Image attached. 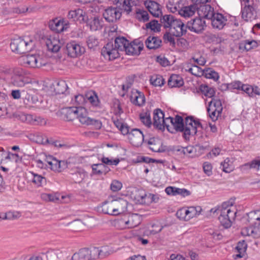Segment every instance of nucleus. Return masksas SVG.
<instances>
[{
  "label": "nucleus",
  "mask_w": 260,
  "mask_h": 260,
  "mask_svg": "<svg viewBox=\"0 0 260 260\" xmlns=\"http://www.w3.org/2000/svg\"><path fill=\"white\" fill-rule=\"evenodd\" d=\"M93 249L95 259L105 258L112 253L111 248L108 246H104L100 248L94 247Z\"/></svg>",
  "instance_id": "28"
},
{
  "label": "nucleus",
  "mask_w": 260,
  "mask_h": 260,
  "mask_svg": "<svg viewBox=\"0 0 260 260\" xmlns=\"http://www.w3.org/2000/svg\"><path fill=\"white\" fill-rule=\"evenodd\" d=\"M41 254L46 255L47 260H64L63 253L59 249H49Z\"/></svg>",
  "instance_id": "27"
},
{
  "label": "nucleus",
  "mask_w": 260,
  "mask_h": 260,
  "mask_svg": "<svg viewBox=\"0 0 260 260\" xmlns=\"http://www.w3.org/2000/svg\"><path fill=\"white\" fill-rule=\"evenodd\" d=\"M13 69L7 67L0 66V78L6 80L8 76L13 74Z\"/></svg>",
  "instance_id": "51"
},
{
  "label": "nucleus",
  "mask_w": 260,
  "mask_h": 260,
  "mask_svg": "<svg viewBox=\"0 0 260 260\" xmlns=\"http://www.w3.org/2000/svg\"><path fill=\"white\" fill-rule=\"evenodd\" d=\"M102 161V164L107 165H115L116 166L119 162V159H111L108 157H103L101 159Z\"/></svg>",
  "instance_id": "63"
},
{
  "label": "nucleus",
  "mask_w": 260,
  "mask_h": 260,
  "mask_svg": "<svg viewBox=\"0 0 260 260\" xmlns=\"http://www.w3.org/2000/svg\"><path fill=\"white\" fill-rule=\"evenodd\" d=\"M142 217L138 214H133L128 216L127 219H122L119 223L122 224L123 228H134L138 226L141 222Z\"/></svg>",
  "instance_id": "15"
},
{
  "label": "nucleus",
  "mask_w": 260,
  "mask_h": 260,
  "mask_svg": "<svg viewBox=\"0 0 260 260\" xmlns=\"http://www.w3.org/2000/svg\"><path fill=\"white\" fill-rule=\"evenodd\" d=\"M135 17L140 21L145 22L149 20L148 12L143 9H137L136 12Z\"/></svg>",
  "instance_id": "47"
},
{
  "label": "nucleus",
  "mask_w": 260,
  "mask_h": 260,
  "mask_svg": "<svg viewBox=\"0 0 260 260\" xmlns=\"http://www.w3.org/2000/svg\"><path fill=\"white\" fill-rule=\"evenodd\" d=\"M116 8L120 11H126L128 13L132 10L129 0H115Z\"/></svg>",
  "instance_id": "39"
},
{
  "label": "nucleus",
  "mask_w": 260,
  "mask_h": 260,
  "mask_svg": "<svg viewBox=\"0 0 260 260\" xmlns=\"http://www.w3.org/2000/svg\"><path fill=\"white\" fill-rule=\"evenodd\" d=\"M21 216V213L17 211H10L5 213V216L2 217L0 216V219L14 220L17 219Z\"/></svg>",
  "instance_id": "46"
},
{
  "label": "nucleus",
  "mask_w": 260,
  "mask_h": 260,
  "mask_svg": "<svg viewBox=\"0 0 260 260\" xmlns=\"http://www.w3.org/2000/svg\"><path fill=\"white\" fill-rule=\"evenodd\" d=\"M68 54L71 57H76L81 55L84 52V48L75 41L68 43L66 45Z\"/></svg>",
  "instance_id": "19"
},
{
  "label": "nucleus",
  "mask_w": 260,
  "mask_h": 260,
  "mask_svg": "<svg viewBox=\"0 0 260 260\" xmlns=\"http://www.w3.org/2000/svg\"><path fill=\"white\" fill-rule=\"evenodd\" d=\"M31 40L26 41L19 38L11 41L10 48L13 52L22 54L30 50L32 46Z\"/></svg>",
  "instance_id": "6"
},
{
  "label": "nucleus",
  "mask_w": 260,
  "mask_h": 260,
  "mask_svg": "<svg viewBox=\"0 0 260 260\" xmlns=\"http://www.w3.org/2000/svg\"><path fill=\"white\" fill-rule=\"evenodd\" d=\"M149 12L155 17H159L162 14L160 5L154 1H149L146 6Z\"/></svg>",
  "instance_id": "35"
},
{
  "label": "nucleus",
  "mask_w": 260,
  "mask_h": 260,
  "mask_svg": "<svg viewBox=\"0 0 260 260\" xmlns=\"http://www.w3.org/2000/svg\"><path fill=\"white\" fill-rule=\"evenodd\" d=\"M69 25V23L63 19H55L49 23L50 29L57 33L66 30Z\"/></svg>",
  "instance_id": "22"
},
{
  "label": "nucleus",
  "mask_w": 260,
  "mask_h": 260,
  "mask_svg": "<svg viewBox=\"0 0 260 260\" xmlns=\"http://www.w3.org/2000/svg\"><path fill=\"white\" fill-rule=\"evenodd\" d=\"M186 26L179 19H175L170 27L171 34L176 37H180L186 32Z\"/></svg>",
  "instance_id": "20"
},
{
  "label": "nucleus",
  "mask_w": 260,
  "mask_h": 260,
  "mask_svg": "<svg viewBox=\"0 0 260 260\" xmlns=\"http://www.w3.org/2000/svg\"><path fill=\"white\" fill-rule=\"evenodd\" d=\"M85 111L86 109L84 108L69 107L63 109L62 114L67 121H72L77 118L80 122V117L85 115Z\"/></svg>",
  "instance_id": "10"
},
{
  "label": "nucleus",
  "mask_w": 260,
  "mask_h": 260,
  "mask_svg": "<svg viewBox=\"0 0 260 260\" xmlns=\"http://www.w3.org/2000/svg\"><path fill=\"white\" fill-rule=\"evenodd\" d=\"M257 46L258 43L256 41L246 40L239 43V48L240 50L248 51L257 47Z\"/></svg>",
  "instance_id": "38"
},
{
  "label": "nucleus",
  "mask_w": 260,
  "mask_h": 260,
  "mask_svg": "<svg viewBox=\"0 0 260 260\" xmlns=\"http://www.w3.org/2000/svg\"><path fill=\"white\" fill-rule=\"evenodd\" d=\"M128 41L124 37H117L115 39L114 44L113 42L107 43L102 48V55L106 59L114 60L119 56L118 51L125 50Z\"/></svg>",
  "instance_id": "2"
},
{
  "label": "nucleus",
  "mask_w": 260,
  "mask_h": 260,
  "mask_svg": "<svg viewBox=\"0 0 260 260\" xmlns=\"http://www.w3.org/2000/svg\"><path fill=\"white\" fill-rule=\"evenodd\" d=\"M45 161L47 163V168L50 169L54 172H58L57 165L58 160L51 155L46 156Z\"/></svg>",
  "instance_id": "40"
},
{
  "label": "nucleus",
  "mask_w": 260,
  "mask_h": 260,
  "mask_svg": "<svg viewBox=\"0 0 260 260\" xmlns=\"http://www.w3.org/2000/svg\"><path fill=\"white\" fill-rule=\"evenodd\" d=\"M241 2L242 18L246 21L255 19L257 16V13L259 10L258 6L252 2L251 4Z\"/></svg>",
  "instance_id": "7"
},
{
  "label": "nucleus",
  "mask_w": 260,
  "mask_h": 260,
  "mask_svg": "<svg viewBox=\"0 0 260 260\" xmlns=\"http://www.w3.org/2000/svg\"><path fill=\"white\" fill-rule=\"evenodd\" d=\"M197 208L194 207H190L187 209L185 208V212L186 213L187 217L186 221L189 220L190 218L197 216Z\"/></svg>",
  "instance_id": "59"
},
{
  "label": "nucleus",
  "mask_w": 260,
  "mask_h": 260,
  "mask_svg": "<svg viewBox=\"0 0 260 260\" xmlns=\"http://www.w3.org/2000/svg\"><path fill=\"white\" fill-rule=\"evenodd\" d=\"M122 187V183L116 180H113L110 185V188L114 192L120 190Z\"/></svg>",
  "instance_id": "61"
},
{
  "label": "nucleus",
  "mask_w": 260,
  "mask_h": 260,
  "mask_svg": "<svg viewBox=\"0 0 260 260\" xmlns=\"http://www.w3.org/2000/svg\"><path fill=\"white\" fill-rule=\"evenodd\" d=\"M114 212L116 215L123 213L127 211L128 202L123 199L112 200Z\"/></svg>",
  "instance_id": "25"
},
{
  "label": "nucleus",
  "mask_w": 260,
  "mask_h": 260,
  "mask_svg": "<svg viewBox=\"0 0 260 260\" xmlns=\"http://www.w3.org/2000/svg\"><path fill=\"white\" fill-rule=\"evenodd\" d=\"M222 167V170L225 173H231L234 170V167L229 158H226L223 162L220 164Z\"/></svg>",
  "instance_id": "50"
},
{
  "label": "nucleus",
  "mask_w": 260,
  "mask_h": 260,
  "mask_svg": "<svg viewBox=\"0 0 260 260\" xmlns=\"http://www.w3.org/2000/svg\"><path fill=\"white\" fill-rule=\"evenodd\" d=\"M232 206L230 205L229 202H224L221 205L218 219L221 224L225 229L231 226L232 220L236 217V212L232 210Z\"/></svg>",
  "instance_id": "4"
},
{
  "label": "nucleus",
  "mask_w": 260,
  "mask_h": 260,
  "mask_svg": "<svg viewBox=\"0 0 260 260\" xmlns=\"http://www.w3.org/2000/svg\"><path fill=\"white\" fill-rule=\"evenodd\" d=\"M201 92L206 96L212 98L214 96L215 91L214 88L209 87L206 85H201L200 86Z\"/></svg>",
  "instance_id": "44"
},
{
  "label": "nucleus",
  "mask_w": 260,
  "mask_h": 260,
  "mask_svg": "<svg viewBox=\"0 0 260 260\" xmlns=\"http://www.w3.org/2000/svg\"><path fill=\"white\" fill-rule=\"evenodd\" d=\"M172 127L171 131L183 132V137L185 140H188L190 136H193L197 133L198 128H203L202 124L199 119L195 120L193 117L189 116L185 118L184 125L183 118L176 115L174 118H169Z\"/></svg>",
  "instance_id": "1"
},
{
  "label": "nucleus",
  "mask_w": 260,
  "mask_h": 260,
  "mask_svg": "<svg viewBox=\"0 0 260 260\" xmlns=\"http://www.w3.org/2000/svg\"><path fill=\"white\" fill-rule=\"evenodd\" d=\"M67 88L66 82L61 80L56 83L54 86V91L56 94H63L67 90Z\"/></svg>",
  "instance_id": "48"
},
{
  "label": "nucleus",
  "mask_w": 260,
  "mask_h": 260,
  "mask_svg": "<svg viewBox=\"0 0 260 260\" xmlns=\"http://www.w3.org/2000/svg\"><path fill=\"white\" fill-rule=\"evenodd\" d=\"M94 258L93 247L90 248H84L75 253L72 256V260H94Z\"/></svg>",
  "instance_id": "14"
},
{
  "label": "nucleus",
  "mask_w": 260,
  "mask_h": 260,
  "mask_svg": "<svg viewBox=\"0 0 260 260\" xmlns=\"http://www.w3.org/2000/svg\"><path fill=\"white\" fill-rule=\"evenodd\" d=\"M130 101L134 105L141 107L145 103V97L143 92L133 89L131 91Z\"/></svg>",
  "instance_id": "21"
},
{
  "label": "nucleus",
  "mask_w": 260,
  "mask_h": 260,
  "mask_svg": "<svg viewBox=\"0 0 260 260\" xmlns=\"http://www.w3.org/2000/svg\"><path fill=\"white\" fill-rule=\"evenodd\" d=\"M105 165L103 164H95L91 166L92 173L96 175H101L103 173V168Z\"/></svg>",
  "instance_id": "58"
},
{
  "label": "nucleus",
  "mask_w": 260,
  "mask_h": 260,
  "mask_svg": "<svg viewBox=\"0 0 260 260\" xmlns=\"http://www.w3.org/2000/svg\"><path fill=\"white\" fill-rule=\"evenodd\" d=\"M149 149L153 152H161L164 151L162 148V142L158 139H156L154 137L150 138L146 143Z\"/></svg>",
  "instance_id": "32"
},
{
  "label": "nucleus",
  "mask_w": 260,
  "mask_h": 260,
  "mask_svg": "<svg viewBox=\"0 0 260 260\" xmlns=\"http://www.w3.org/2000/svg\"><path fill=\"white\" fill-rule=\"evenodd\" d=\"M210 20L212 27L219 30L222 29L224 27L227 21L226 17L219 13H215Z\"/></svg>",
  "instance_id": "23"
},
{
  "label": "nucleus",
  "mask_w": 260,
  "mask_h": 260,
  "mask_svg": "<svg viewBox=\"0 0 260 260\" xmlns=\"http://www.w3.org/2000/svg\"><path fill=\"white\" fill-rule=\"evenodd\" d=\"M128 138L131 143L135 147H139L143 143H146L143 133L138 128L131 129Z\"/></svg>",
  "instance_id": "11"
},
{
  "label": "nucleus",
  "mask_w": 260,
  "mask_h": 260,
  "mask_svg": "<svg viewBox=\"0 0 260 260\" xmlns=\"http://www.w3.org/2000/svg\"><path fill=\"white\" fill-rule=\"evenodd\" d=\"M144 47L143 43L140 39L135 40L131 43L128 42L125 49V52L128 55H139Z\"/></svg>",
  "instance_id": "16"
},
{
  "label": "nucleus",
  "mask_w": 260,
  "mask_h": 260,
  "mask_svg": "<svg viewBox=\"0 0 260 260\" xmlns=\"http://www.w3.org/2000/svg\"><path fill=\"white\" fill-rule=\"evenodd\" d=\"M205 77L208 79H213L214 81H217L219 79V75L217 72L211 68H207L204 69Z\"/></svg>",
  "instance_id": "49"
},
{
  "label": "nucleus",
  "mask_w": 260,
  "mask_h": 260,
  "mask_svg": "<svg viewBox=\"0 0 260 260\" xmlns=\"http://www.w3.org/2000/svg\"><path fill=\"white\" fill-rule=\"evenodd\" d=\"M85 174L83 172H77L72 175V179L76 183H79L84 179Z\"/></svg>",
  "instance_id": "60"
},
{
  "label": "nucleus",
  "mask_w": 260,
  "mask_h": 260,
  "mask_svg": "<svg viewBox=\"0 0 260 260\" xmlns=\"http://www.w3.org/2000/svg\"><path fill=\"white\" fill-rule=\"evenodd\" d=\"M165 192L168 195L176 196L180 194L183 197L190 195V192L188 190L184 188H179L175 187L168 186L166 188Z\"/></svg>",
  "instance_id": "33"
},
{
  "label": "nucleus",
  "mask_w": 260,
  "mask_h": 260,
  "mask_svg": "<svg viewBox=\"0 0 260 260\" xmlns=\"http://www.w3.org/2000/svg\"><path fill=\"white\" fill-rule=\"evenodd\" d=\"M184 84L182 78L176 74L172 75L168 80V86L171 88L179 87L182 86Z\"/></svg>",
  "instance_id": "36"
},
{
  "label": "nucleus",
  "mask_w": 260,
  "mask_h": 260,
  "mask_svg": "<svg viewBox=\"0 0 260 260\" xmlns=\"http://www.w3.org/2000/svg\"><path fill=\"white\" fill-rule=\"evenodd\" d=\"M222 110L221 101L219 99L213 98L208 104L207 112L213 121L217 120L218 117L221 115Z\"/></svg>",
  "instance_id": "8"
},
{
  "label": "nucleus",
  "mask_w": 260,
  "mask_h": 260,
  "mask_svg": "<svg viewBox=\"0 0 260 260\" xmlns=\"http://www.w3.org/2000/svg\"><path fill=\"white\" fill-rule=\"evenodd\" d=\"M46 45L48 49L52 52H57L60 47L61 43L58 38L50 37L46 40Z\"/></svg>",
  "instance_id": "30"
},
{
  "label": "nucleus",
  "mask_w": 260,
  "mask_h": 260,
  "mask_svg": "<svg viewBox=\"0 0 260 260\" xmlns=\"http://www.w3.org/2000/svg\"><path fill=\"white\" fill-rule=\"evenodd\" d=\"M141 121L147 127H150L152 125L150 114L149 113L145 112L140 114Z\"/></svg>",
  "instance_id": "53"
},
{
  "label": "nucleus",
  "mask_w": 260,
  "mask_h": 260,
  "mask_svg": "<svg viewBox=\"0 0 260 260\" xmlns=\"http://www.w3.org/2000/svg\"><path fill=\"white\" fill-rule=\"evenodd\" d=\"M33 176L32 182L37 186H42L46 183V179L41 175L31 172Z\"/></svg>",
  "instance_id": "45"
},
{
  "label": "nucleus",
  "mask_w": 260,
  "mask_h": 260,
  "mask_svg": "<svg viewBox=\"0 0 260 260\" xmlns=\"http://www.w3.org/2000/svg\"><path fill=\"white\" fill-rule=\"evenodd\" d=\"M113 205L112 201L105 203L102 206V211L103 213L111 215H116L115 213L114 212V207H112Z\"/></svg>",
  "instance_id": "54"
},
{
  "label": "nucleus",
  "mask_w": 260,
  "mask_h": 260,
  "mask_svg": "<svg viewBox=\"0 0 260 260\" xmlns=\"http://www.w3.org/2000/svg\"><path fill=\"white\" fill-rule=\"evenodd\" d=\"M150 83L154 86H161L164 84L165 80L160 75H153L150 79Z\"/></svg>",
  "instance_id": "52"
},
{
  "label": "nucleus",
  "mask_w": 260,
  "mask_h": 260,
  "mask_svg": "<svg viewBox=\"0 0 260 260\" xmlns=\"http://www.w3.org/2000/svg\"><path fill=\"white\" fill-rule=\"evenodd\" d=\"M80 123L86 125H92L96 130L100 129L103 125L101 120L88 117L86 110L85 115L80 117Z\"/></svg>",
  "instance_id": "26"
},
{
  "label": "nucleus",
  "mask_w": 260,
  "mask_h": 260,
  "mask_svg": "<svg viewBox=\"0 0 260 260\" xmlns=\"http://www.w3.org/2000/svg\"><path fill=\"white\" fill-rule=\"evenodd\" d=\"M199 9L198 7L192 3L188 6H184L182 8L179 14L184 17H189L195 13V12Z\"/></svg>",
  "instance_id": "37"
},
{
  "label": "nucleus",
  "mask_w": 260,
  "mask_h": 260,
  "mask_svg": "<svg viewBox=\"0 0 260 260\" xmlns=\"http://www.w3.org/2000/svg\"><path fill=\"white\" fill-rule=\"evenodd\" d=\"M23 63L31 68H40L45 65L43 59L38 55L28 54L23 57Z\"/></svg>",
  "instance_id": "13"
},
{
  "label": "nucleus",
  "mask_w": 260,
  "mask_h": 260,
  "mask_svg": "<svg viewBox=\"0 0 260 260\" xmlns=\"http://www.w3.org/2000/svg\"><path fill=\"white\" fill-rule=\"evenodd\" d=\"M76 108H84L83 106L87 102H89L93 107L99 106V100L98 95L94 92H89L84 95L78 94L75 96L74 99L72 100Z\"/></svg>",
  "instance_id": "5"
},
{
  "label": "nucleus",
  "mask_w": 260,
  "mask_h": 260,
  "mask_svg": "<svg viewBox=\"0 0 260 260\" xmlns=\"http://www.w3.org/2000/svg\"><path fill=\"white\" fill-rule=\"evenodd\" d=\"M146 28L150 29L154 32H159L160 31L161 24L158 23L157 20H153L146 24Z\"/></svg>",
  "instance_id": "55"
},
{
  "label": "nucleus",
  "mask_w": 260,
  "mask_h": 260,
  "mask_svg": "<svg viewBox=\"0 0 260 260\" xmlns=\"http://www.w3.org/2000/svg\"><path fill=\"white\" fill-rule=\"evenodd\" d=\"M247 221L249 226L242 229L241 234L254 238L260 237V210L252 211L247 213Z\"/></svg>",
  "instance_id": "3"
},
{
  "label": "nucleus",
  "mask_w": 260,
  "mask_h": 260,
  "mask_svg": "<svg viewBox=\"0 0 260 260\" xmlns=\"http://www.w3.org/2000/svg\"><path fill=\"white\" fill-rule=\"evenodd\" d=\"M188 71L196 76L204 75V70H202L200 67L197 65L193 66L192 68H190Z\"/></svg>",
  "instance_id": "57"
},
{
  "label": "nucleus",
  "mask_w": 260,
  "mask_h": 260,
  "mask_svg": "<svg viewBox=\"0 0 260 260\" xmlns=\"http://www.w3.org/2000/svg\"><path fill=\"white\" fill-rule=\"evenodd\" d=\"M6 158L16 163L20 162L21 161V157H20L19 155L16 153L9 152Z\"/></svg>",
  "instance_id": "62"
},
{
  "label": "nucleus",
  "mask_w": 260,
  "mask_h": 260,
  "mask_svg": "<svg viewBox=\"0 0 260 260\" xmlns=\"http://www.w3.org/2000/svg\"><path fill=\"white\" fill-rule=\"evenodd\" d=\"M247 245L245 241H239L236 247L237 251H241V253L242 252L246 253L247 249Z\"/></svg>",
  "instance_id": "64"
},
{
  "label": "nucleus",
  "mask_w": 260,
  "mask_h": 260,
  "mask_svg": "<svg viewBox=\"0 0 260 260\" xmlns=\"http://www.w3.org/2000/svg\"><path fill=\"white\" fill-rule=\"evenodd\" d=\"M185 0H169L167 7L171 12L174 13L180 12L184 5Z\"/></svg>",
  "instance_id": "31"
},
{
  "label": "nucleus",
  "mask_w": 260,
  "mask_h": 260,
  "mask_svg": "<svg viewBox=\"0 0 260 260\" xmlns=\"http://www.w3.org/2000/svg\"><path fill=\"white\" fill-rule=\"evenodd\" d=\"M23 103L27 107H30L32 104L37 103L38 101V97L29 92H26L23 98Z\"/></svg>",
  "instance_id": "41"
},
{
  "label": "nucleus",
  "mask_w": 260,
  "mask_h": 260,
  "mask_svg": "<svg viewBox=\"0 0 260 260\" xmlns=\"http://www.w3.org/2000/svg\"><path fill=\"white\" fill-rule=\"evenodd\" d=\"M147 48L149 49L158 48L161 44V40L158 37L149 36L145 41Z\"/></svg>",
  "instance_id": "34"
},
{
  "label": "nucleus",
  "mask_w": 260,
  "mask_h": 260,
  "mask_svg": "<svg viewBox=\"0 0 260 260\" xmlns=\"http://www.w3.org/2000/svg\"><path fill=\"white\" fill-rule=\"evenodd\" d=\"M87 45L89 48L92 49L99 45V41L96 37L94 36H90L86 41Z\"/></svg>",
  "instance_id": "56"
},
{
  "label": "nucleus",
  "mask_w": 260,
  "mask_h": 260,
  "mask_svg": "<svg viewBox=\"0 0 260 260\" xmlns=\"http://www.w3.org/2000/svg\"><path fill=\"white\" fill-rule=\"evenodd\" d=\"M67 16L68 19L74 21H78L79 23L86 22L88 18L86 12L80 8L69 11Z\"/></svg>",
  "instance_id": "17"
},
{
  "label": "nucleus",
  "mask_w": 260,
  "mask_h": 260,
  "mask_svg": "<svg viewBox=\"0 0 260 260\" xmlns=\"http://www.w3.org/2000/svg\"><path fill=\"white\" fill-rule=\"evenodd\" d=\"M175 19L173 15L166 14L160 18V23L165 28H170Z\"/></svg>",
  "instance_id": "43"
},
{
  "label": "nucleus",
  "mask_w": 260,
  "mask_h": 260,
  "mask_svg": "<svg viewBox=\"0 0 260 260\" xmlns=\"http://www.w3.org/2000/svg\"><path fill=\"white\" fill-rule=\"evenodd\" d=\"M9 83L17 87H23L28 83V79L25 76V73L21 68L14 69L13 74L11 75Z\"/></svg>",
  "instance_id": "9"
},
{
  "label": "nucleus",
  "mask_w": 260,
  "mask_h": 260,
  "mask_svg": "<svg viewBox=\"0 0 260 260\" xmlns=\"http://www.w3.org/2000/svg\"><path fill=\"white\" fill-rule=\"evenodd\" d=\"M122 12L117 8L109 7L106 9L103 14L104 18L109 22H114L119 19L121 16Z\"/></svg>",
  "instance_id": "18"
},
{
  "label": "nucleus",
  "mask_w": 260,
  "mask_h": 260,
  "mask_svg": "<svg viewBox=\"0 0 260 260\" xmlns=\"http://www.w3.org/2000/svg\"><path fill=\"white\" fill-rule=\"evenodd\" d=\"M198 13L200 17H203L204 18L211 19L215 12L214 9L209 5L200 6V8L198 9Z\"/></svg>",
  "instance_id": "29"
},
{
  "label": "nucleus",
  "mask_w": 260,
  "mask_h": 260,
  "mask_svg": "<svg viewBox=\"0 0 260 260\" xmlns=\"http://www.w3.org/2000/svg\"><path fill=\"white\" fill-rule=\"evenodd\" d=\"M164 113L160 109H157L154 110L153 125L154 127L160 130L164 129Z\"/></svg>",
  "instance_id": "24"
},
{
  "label": "nucleus",
  "mask_w": 260,
  "mask_h": 260,
  "mask_svg": "<svg viewBox=\"0 0 260 260\" xmlns=\"http://www.w3.org/2000/svg\"><path fill=\"white\" fill-rule=\"evenodd\" d=\"M89 26L91 30L96 31L102 28L103 21L99 17H94L89 22Z\"/></svg>",
  "instance_id": "42"
},
{
  "label": "nucleus",
  "mask_w": 260,
  "mask_h": 260,
  "mask_svg": "<svg viewBox=\"0 0 260 260\" xmlns=\"http://www.w3.org/2000/svg\"><path fill=\"white\" fill-rule=\"evenodd\" d=\"M186 26L190 31L200 34L204 30L206 25L204 19L199 17L188 21Z\"/></svg>",
  "instance_id": "12"
}]
</instances>
